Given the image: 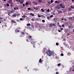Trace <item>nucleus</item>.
Returning a JSON list of instances; mask_svg holds the SVG:
<instances>
[{
	"instance_id": "f257e3e1",
	"label": "nucleus",
	"mask_w": 74,
	"mask_h": 74,
	"mask_svg": "<svg viewBox=\"0 0 74 74\" xmlns=\"http://www.w3.org/2000/svg\"><path fill=\"white\" fill-rule=\"evenodd\" d=\"M46 53L47 54L48 56H51V55H52V51H50V50H47L46 52Z\"/></svg>"
},
{
	"instance_id": "f03ea898",
	"label": "nucleus",
	"mask_w": 74,
	"mask_h": 74,
	"mask_svg": "<svg viewBox=\"0 0 74 74\" xmlns=\"http://www.w3.org/2000/svg\"><path fill=\"white\" fill-rule=\"evenodd\" d=\"M55 3H57V4H59L60 3H62V1L59 0L58 1H55Z\"/></svg>"
},
{
	"instance_id": "7ed1b4c3",
	"label": "nucleus",
	"mask_w": 74,
	"mask_h": 74,
	"mask_svg": "<svg viewBox=\"0 0 74 74\" xmlns=\"http://www.w3.org/2000/svg\"><path fill=\"white\" fill-rule=\"evenodd\" d=\"M21 33L22 35H23L24 36H25L26 34V36L28 35V33H26V32H21Z\"/></svg>"
},
{
	"instance_id": "20e7f679",
	"label": "nucleus",
	"mask_w": 74,
	"mask_h": 74,
	"mask_svg": "<svg viewBox=\"0 0 74 74\" xmlns=\"http://www.w3.org/2000/svg\"><path fill=\"white\" fill-rule=\"evenodd\" d=\"M33 9L35 10H38V7H34V6L33 7Z\"/></svg>"
},
{
	"instance_id": "39448f33",
	"label": "nucleus",
	"mask_w": 74,
	"mask_h": 74,
	"mask_svg": "<svg viewBox=\"0 0 74 74\" xmlns=\"http://www.w3.org/2000/svg\"><path fill=\"white\" fill-rule=\"evenodd\" d=\"M59 5L61 7V8H65V7H64V6L63 5V4H62V3L60 4Z\"/></svg>"
},
{
	"instance_id": "423d86ee",
	"label": "nucleus",
	"mask_w": 74,
	"mask_h": 74,
	"mask_svg": "<svg viewBox=\"0 0 74 74\" xmlns=\"http://www.w3.org/2000/svg\"><path fill=\"white\" fill-rule=\"evenodd\" d=\"M28 37L29 40H31V41H33V39L32 38V36H28Z\"/></svg>"
},
{
	"instance_id": "0eeeda50",
	"label": "nucleus",
	"mask_w": 74,
	"mask_h": 74,
	"mask_svg": "<svg viewBox=\"0 0 74 74\" xmlns=\"http://www.w3.org/2000/svg\"><path fill=\"white\" fill-rule=\"evenodd\" d=\"M29 15L31 16H34V14L32 13H29Z\"/></svg>"
},
{
	"instance_id": "6e6552de",
	"label": "nucleus",
	"mask_w": 74,
	"mask_h": 74,
	"mask_svg": "<svg viewBox=\"0 0 74 74\" xmlns=\"http://www.w3.org/2000/svg\"><path fill=\"white\" fill-rule=\"evenodd\" d=\"M33 40H31V42L32 44H35V42H33Z\"/></svg>"
},
{
	"instance_id": "1a4fd4ad",
	"label": "nucleus",
	"mask_w": 74,
	"mask_h": 74,
	"mask_svg": "<svg viewBox=\"0 0 74 74\" xmlns=\"http://www.w3.org/2000/svg\"><path fill=\"white\" fill-rule=\"evenodd\" d=\"M8 14L9 16H11L10 14H11V12H8Z\"/></svg>"
},
{
	"instance_id": "9d476101",
	"label": "nucleus",
	"mask_w": 74,
	"mask_h": 74,
	"mask_svg": "<svg viewBox=\"0 0 74 74\" xmlns=\"http://www.w3.org/2000/svg\"><path fill=\"white\" fill-rule=\"evenodd\" d=\"M14 10H11L10 11L11 13H14Z\"/></svg>"
},
{
	"instance_id": "9b49d317",
	"label": "nucleus",
	"mask_w": 74,
	"mask_h": 74,
	"mask_svg": "<svg viewBox=\"0 0 74 74\" xmlns=\"http://www.w3.org/2000/svg\"><path fill=\"white\" fill-rule=\"evenodd\" d=\"M38 3H42V0H38Z\"/></svg>"
},
{
	"instance_id": "f8f14e48",
	"label": "nucleus",
	"mask_w": 74,
	"mask_h": 74,
	"mask_svg": "<svg viewBox=\"0 0 74 74\" xmlns=\"http://www.w3.org/2000/svg\"><path fill=\"white\" fill-rule=\"evenodd\" d=\"M28 3H29V5H31V4H32V3L30 1H28Z\"/></svg>"
},
{
	"instance_id": "ddd939ff",
	"label": "nucleus",
	"mask_w": 74,
	"mask_h": 74,
	"mask_svg": "<svg viewBox=\"0 0 74 74\" xmlns=\"http://www.w3.org/2000/svg\"><path fill=\"white\" fill-rule=\"evenodd\" d=\"M69 20H71L72 21V19H73V17H69Z\"/></svg>"
},
{
	"instance_id": "4468645a",
	"label": "nucleus",
	"mask_w": 74,
	"mask_h": 74,
	"mask_svg": "<svg viewBox=\"0 0 74 74\" xmlns=\"http://www.w3.org/2000/svg\"><path fill=\"white\" fill-rule=\"evenodd\" d=\"M41 62H42V60H41V58H40L39 60V63H40Z\"/></svg>"
},
{
	"instance_id": "2eb2a0df",
	"label": "nucleus",
	"mask_w": 74,
	"mask_h": 74,
	"mask_svg": "<svg viewBox=\"0 0 74 74\" xmlns=\"http://www.w3.org/2000/svg\"><path fill=\"white\" fill-rule=\"evenodd\" d=\"M30 23H28L27 24V26H30Z\"/></svg>"
},
{
	"instance_id": "dca6fc26",
	"label": "nucleus",
	"mask_w": 74,
	"mask_h": 74,
	"mask_svg": "<svg viewBox=\"0 0 74 74\" xmlns=\"http://www.w3.org/2000/svg\"><path fill=\"white\" fill-rule=\"evenodd\" d=\"M12 16H13V17H16V14H13L12 15Z\"/></svg>"
},
{
	"instance_id": "f3484780",
	"label": "nucleus",
	"mask_w": 74,
	"mask_h": 74,
	"mask_svg": "<svg viewBox=\"0 0 74 74\" xmlns=\"http://www.w3.org/2000/svg\"><path fill=\"white\" fill-rule=\"evenodd\" d=\"M8 3L9 4H12V2H11V1H8Z\"/></svg>"
},
{
	"instance_id": "a211bd4d",
	"label": "nucleus",
	"mask_w": 74,
	"mask_h": 74,
	"mask_svg": "<svg viewBox=\"0 0 74 74\" xmlns=\"http://www.w3.org/2000/svg\"><path fill=\"white\" fill-rule=\"evenodd\" d=\"M49 26L50 27H52V26H53V25H52V23H51V24H49Z\"/></svg>"
},
{
	"instance_id": "6ab92c4d",
	"label": "nucleus",
	"mask_w": 74,
	"mask_h": 74,
	"mask_svg": "<svg viewBox=\"0 0 74 74\" xmlns=\"http://www.w3.org/2000/svg\"><path fill=\"white\" fill-rule=\"evenodd\" d=\"M28 4H29L27 3V2H26V7H27V6H28V5H28Z\"/></svg>"
},
{
	"instance_id": "aec40b11",
	"label": "nucleus",
	"mask_w": 74,
	"mask_h": 74,
	"mask_svg": "<svg viewBox=\"0 0 74 74\" xmlns=\"http://www.w3.org/2000/svg\"><path fill=\"white\" fill-rule=\"evenodd\" d=\"M5 6H7V7H9L10 6V5L8 3H7L6 5H5Z\"/></svg>"
},
{
	"instance_id": "412c9836",
	"label": "nucleus",
	"mask_w": 74,
	"mask_h": 74,
	"mask_svg": "<svg viewBox=\"0 0 74 74\" xmlns=\"http://www.w3.org/2000/svg\"><path fill=\"white\" fill-rule=\"evenodd\" d=\"M12 22L13 23H16V22H15V21H14V20H12Z\"/></svg>"
},
{
	"instance_id": "4be33fe9",
	"label": "nucleus",
	"mask_w": 74,
	"mask_h": 74,
	"mask_svg": "<svg viewBox=\"0 0 74 74\" xmlns=\"http://www.w3.org/2000/svg\"><path fill=\"white\" fill-rule=\"evenodd\" d=\"M53 1H53L51 0L50 1V3H51V4H52V3H53Z\"/></svg>"
},
{
	"instance_id": "5701e85b",
	"label": "nucleus",
	"mask_w": 74,
	"mask_h": 74,
	"mask_svg": "<svg viewBox=\"0 0 74 74\" xmlns=\"http://www.w3.org/2000/svg\"><path fill=\"white\" fill-rule=\"evenodd\" d=\"M41 11H42V12H44V9H41Z\"/></svg>"
},
{
	"instance_id": "b1692460",
	"label": "nucleus",
	"mask_w": 74,
	"mask_h": 74,
	"mask_svg": "<svg viewBox=\"0 0 74 74\" xmlns=\"http://www.w3.org/2000/svg\"><path fill=\"white\" fill-rule=\"evenodd\" d=\"M21 3V4H23V2L22 1H20V2Z\"/></svg>"
},
{
	"instance_id": "393cba45",
	"label": "nucleus",
	"mask_w": 74,
	"mask_h": 74,
	"mask_svg": "<svg viewBox=\"0 0 74 74\" xmlns=\"http://www.w3.org/2000/svg\"><path fill=\"white\" fill-rule=\"evenodd\" d=\"M27 10L28 11H30V10H31V8H28Z\"/></svg>"
},
{
	"instance_id": "a878e982",
	"label": "nucleus",
	"mask_w": 74,
	"mask_h": 74,
	"mask_svg": "<svg viewBox=\"0 0 74 74\" xmlns=\"http://www.w3.org/2000/svg\"><path fill=\"white\" fill-rule=\"evenodd\" d=\"M31 26H32V28H34V25H31Z\"/></svg>"
},
{
	"instance_id": "bb28decb",
	"label": "nucleus",
	"mask_w": 74,
	"mask_h": 74,
	"mask_svg": "<svg viewBox=\"0 0 74 74\" xmlns=\"http://www.w3.org/2000/svg\"><path fill=\"white\" fill-rule=\"evenodd\" d=\"M10 5L11 7H13V3L11 4Z\"/></svg>"
},
{
	"instance_id": "cd10ccee",
	"label": "nucleus",
	"mask_w": 74,
	"mask_h": 74,
	"mask_svg": "<svg viewBox=\"0 0 74 74\" xmlns=\"http://www.w3.org/2000/svg\"><path fill=\"white\" fill-rule=\"evenodd\" d=\"M38 17H41V15H39V14H38Z\"/></svg>"
},
{
	"instance_id": "c85d7f7f",
	"label": "nucleus",
	"mask_w": 74,
	"mask_h": 74,
	"mask_svg": "<svg viewBox=\"0 0 74 74\" xmlns=\"http://www.w3.org/2000/svg\"><path fill=\"white\" fill-rule=\"evenodd\" d=\"M71 8H72V9H74V6L73 7V6H71Z\"/></svg>"
},
{
	"instance_id": "c756f323",
	"label": "nucleus",
	"mask_w": 74,
	"mask_h": 74,
	"mask_svg": "<svg viewBox=\"0 0 74 74\" xmlns=\"http://www.w3.org/2000/svg\"><path fill=\"white\" fill-rule=\"evenodd\" d=\"M42 22H43V23H45V20H42Z\"/></svg>"
},
{
	"instance_id": "7c9ffc66",
	"label": "nucleus",
	"mask_w": 74,
	"mask_h": 74,
	"mask_svg": "<svg viewBox=\"0 0 74 74\" xmlns=\"http://www.w3.org/2000/svg\"><path fill=\"white\" fill-rule=\"evenodd\" d=\"M52 25H53V26H54V27L56 26V25H55V24H52Z\"/></svg>"
},
{
	"instance_id": "2f4dec72",
	"label": "nucleus",
	"mask_w": 74,
	"mask_h": 74,
	"mask_svg": "<svg viewBox=\"0 0 74 74\" xmlns=\"http://www.w3.org/2000/svg\"><path fill=\"white\" fill-rule=\"evenodd\" d=\"M69 27V29H71V26H68Z\"/></svg>"
},
{
	"instance_id": "473e14b6",
	"label": "nucleus",
	"mask_w": 74,
	"mask_h": 74,
	"mask_svg": "<svg viewBox=\"0 0 74 74\" xmlns=\"http://www.w3.org/2000/svg\"><path fill=\"white\" fill-rule=\"evenodd\" d=\"M60 65H61V64H60V63H59L58 64V66H60Z\"/></svg>"
},
{
	"instance_id": "72a5a7b5",
	"label": "nucleus",
	"mask_w": 74,
	"mask_h": 74,
	"mask_svg": "<svg viewBox=\"0 0 74 74\" xmlns=\"http://www.w3.org/2000/svg\"><path fill=\"white\" fill-rule=\"evenodd\" d=\"M59 4H58V5H57V7H58V8H59Z\"/></svg>"
},
{
	"instance_id": "f704fd0d",
	"label": "nucleus",
	"mask_w": 74,
	"mask_h": 74,
	"mask_svg": "<svg viewBox=\"0 0 74 74\" xmlns=\"http://www.w3.org/2000/svg\"><path fill=\"white\" fill-rule=\"evenodd\" d=\"M62 26L64 28V25L63 24L62 25Z\"/></svg>"
},
{
	"instance_id": "c9c22d12",
	"label": "nucleus",
	"mask_w": 74,
	"mask_h": 74,
	"mask_svg": "<svg viewBox=\"0 0 74 74\" xmlns=\"http://www.w3.org/2000/svg\"><path fill=\"white\" fill-rule=\"evenodd\" d=\"M31 20L32 21H34V20L33 18L31 19Z\"/></svg>"
},
{
	"instance_id": "e433bc0d",
	"label": "nucleus",
	"mask_w": 74,
	"mask_h": 74,
	"mask_svg": "<svg viewBox=\"0 0 74 74\" xmlns=\"http://www.w3.org/2000/svg\"><path fill=\"white\" fill-rule=\"evenodd\" d=\"M53 16V15H51L50 16V18H52Z\"/></svg>"
},
{
	"instance_id": "4c0bfd02",
	"label": "nucleus",
	"mask_w": 74,
	"mask_h": 74,
	"mask_svg": "<svg viewBox=\"0 0 74 74\" xmlns=\"http://www.w3.org/2000/svg\"><path fill=\"white\" fill-rule=\"evenodd\" d=\"M61 55L62 56H63L64 55V54H63V53H62L61 54Z\"/></svg>"
},
{
	"instance_id": "58836bf2",
	"label": "nucleus",
	"mask_w": 74,
	"mask_h": 74,
	"mask_svg": "<svg viewBox=\"0 0 74 74\" xmlns=\"http://www.w3.org/2000/svg\"><path fill=\"white\" fill-rule=\"evenodd\" d=\"M48 3L49 4V5H50V4H51V2H48Z\"/></svg>"
},
{
	"instance_id": "ea45409f",
	"label": "nucleus",
	"mask_w": 74,
	"mask_h": 74,
	"mask_svg": "<svg viewBox=\"0 0 74 74\" xmlns=\"http://www.w3.org/2000/svg\"><path fill=\"white\" fill-rule=\"evenodd\" d=\"M26 18H27V16H25V15H24V17L25 18H26Z\"/></svg>"
},
{
	"instance_id": "a19ab883",
	"label": "nucleus",
	"mask_w": 74,
	"mask_h": 74,
	"mask_svg": "<svg viewBox=\"0 0 74 74\" xmlns=\"http://www.w3.org/2000/svg\"><path fill=\"white\" fill-rule=\"evenodd\" d=\"M56 45H59V44L58 43L56 42Z\"/></svg>"
},
{
	"instance_id": "79ce46f5",
	"label": "nucleus",
	"mask_w": 74,
	"mask_h": 74,
	"mask_svg": "<svg viewBox=\"0 0 74 74\" xmlns=\"http://www.w3.org/2000/svg\"><path fill=\"white\" fill-rule=\"evenodd\" d=\"M47 12H49V9H48L47 10Z\"/></svg>"
},
{
	"instance_id": "37998d69",
	"label": "nucleus",
	"mask_w": 74,
	"mask_h": 74,
	"mask_svg": "<svg viewBox=\"0 0 74 74\" xmlns=\"http://www.w3.org/2000/svg\"><path fill=\"white\" fill-rule=\"evenodd\" d=\"M23 7H25V3H23Z\"/></svg>"
},
{
	"instance_id": "c03bdc74",
	"label": "nucleus",
	"mask_w": 74,
	"mask_h": 74,
	"mask_svg": "<svg viewBox=\"0 0 74 74\" xmlns=\"http://www.w3.org/2000/svg\"><path fill=\"white\" fill-rule=\"evenodd\" d=\"M19 15H20V14H19V13H18V14H17L16 15H17V16H19Z\"/></svg>"
},
{
	"instance_id": "a18cd8bd",
	"label": "nucleus",
	"mask_w": 74,
	"mask_h": 74,
	"mask_svg": "<svg viewBox=\"0 0 74 74\" xmlns=\"http://www.w3.org/2000/svg\"><path fill=\"white\" fill-rule=\"evenodd\" d=\"M61 30V31H62V30H63V28H61L60 29Z\"/></svg>"
},
{
	"instance_id": "49530a36",
	"label": "nucleus",
	"mask_w": 74,
	"mask_h": 74,
	"mask_svg": "<svg viewBox=\"0 0 74 74\" xmlns=\"http://www.w3.org/2000/svg\"><path fill=\"white\" fill-rule=\"evenodd\" d=\"M47 19H49V16H47Z\"/></svg>"
},
{
	"instance_id": "de8ad7c7",
	"label": "nucleus",
	"mask_w": 74,
	"mask_h": 74,
	"mask_svg": "<svg viewBox=\"0 0 74 74\" xmlns=\"http://www.w3.org/2000/svg\"><path fill=\"white\" fill-rule=\"evenodd\" d=\"M14 10H17V9H16V8H14Z\"/></svg>"
},
{
	"instance_id": "09e8293b",
	"label": "nucleus",
	"mask_w": 74,
	"mask_h": 74,
	"mask_svg": "<svg viewBox=\"0 0 74 74\" xmlns=\"http://www.w3.org/2000/svg\"><path fill=\"white\" fill-rule=\"evenodd\" d=\"M16 10H18L19 9V8H18V7H16Z\"/></svg>"
},
{
	"instance_id": "8fccbe9b",
	"label": "nucleus",
	"mask_w": 74,
	"mask_h": 74,
	"mask_svg": "<svg viewBox=\"0 0 74 74\" xmlns=\"http://www.w3.org/2000/svg\"><path fill=\"white\" fill-rule=\"evenodd\" d=\"M27 42H29V39H27Z\"/></svg>"
},
{
	"instance_id": "3c124183",
	"label": "nucleus",
	"mask_w": 74,
	"mask_h": 74,
	"mask_svg": "<svg viewBox=\"0 0 74 74\" xmlns=\"http://www.w3.org/2000/svg\"><path fill=\"white\" fill-rule=\"evenodd\" d=\"M56 74H59V72H56Z\"/></svg>"
},
{
	"instance_id": "603ef678",
	"label": "nucleus",
	"mask_w": 74,
	"mask_h": 74,
	"mask_svg": "<svg viewBox=\"0 0 74 74\" xmlns=\"http://www.w3.org/2000/svg\"><path fill=\"white\" fill-rule=\"evenodd\" d=\"M20 21H22V18H21L20 19Z\"/></svg>"
},
{
	"instance_id": "864d4df0",
	"label": "nucleus",
	"mask_w": 74,
	"mask_h": 74,
	"mask_svg": "<svg viewBox=\"0 0 74 74\" xmlns=\"http://www.w3.org/2000/svg\"><path fill=\"white\" fill-rule=\"evenodd\" d=\"M16 31H17V32H20V31L19 30H16Z\"/></svg>"
},
{
	"instance_id": "5fc2aeb1",
	"label": "nucleus",
	"mask_w": 74,
	"mask_h": 74,
	"mask_svg": "<svg viewBox=\"0 0 74 74\" xmlns=\"http://www.w3.org/2000/svg\"><path fill=\"white\" fill-rule=\"evenodd\" d=\"M58 32H61V30H58Z\"/></svg>"
},
{
	"instance_id": "6e6d98bb",
	"label": "nucleus",
	"mask_w": 74,
	"mask_h": 74,
	"mask_svg": "<svg viewBox=\"0 0 74 74\" xmlns=\"http://www.w3.org/2000/svg\"><path fill=\"white\" fill-rule=\"evenodd\" d=\"M73 28H74V27H73V26H71V29H73Z\"/></svg>"
},
{
	"instance_id": "4d7b16f0",
	"label": "nucleus",
	"mask_w": 74,
	"mask_h": 74,
	"mask_svg": "<svg viewBox=\"0 0 74 74\" xmlns=\"http://www.w3.org/2000/svg\"><path fill=\"white\" fill-rule=\"evenodd\" d=\"M4 26H5V27H7V25L6 24H5L4 25Z\"/></svg>"
},
{
	"instance_id": "13d9d810",
	"label": "nucleus",
	"mask_w": 74,
	"mask_h": 74,
	"mask_svg": "<svg viewBox=\"0 0 74 74\" xmlns=\"http://www.w3.org/2000/svg\"><path fill=\"white\" fill-rule=\"evenodd\" d=\"M3 21H6V19H4V20H3Z\"/></svg>"
},
{
	"instance_id": "bf43d9fd",
	"label": "nucleus",
	"mask_w": 74,
	"mask_h": 74,
	"mask_svg": "<svg viewBox=\"0 0 74 74\" xmlns=\"http://www.w3.org/2000/svg\"><path fill=\"white\" fill-rule=\"evenodd\" d=\"M0 19H3V18H2L1 17H0Z\"/></svg>"
},
{
	"instance_id": "052dcab7",
	"label": "nucleus",
	"mask_w": 74,
	"mask_h": 74,
	"mask_svg": "<svg viewBox=\"0 0 74 74\" xmlns=\"http://www.w3.org/2000/svg\"><path fill=\"white\" fill-rule=\"evenodd\" d=\"M63 41H64L66 40V39H65V38L63 39Z\"/></svg>"
},
{
	"instance_id": "680f3d73",
	"label": "nucleus",
	"mask_w": 74,
	"mask_h": 74,
	"mask_svg": "<svg viewBox=\"0 0 74 74\" xmlns=\"http://www.w3.org/2000/svg\"><path fill=\"white\" fill-rule=\"evenodd\" d=\"M64 20L65 21H67V20H66V18L64 19Z\"/></svg>"
},
{
	"instance_id": "e2e57ef3",
	"label": "nucleus",
	"mask_w": 74,
	"mask_h": 74,
	"mask_svg": "<svg viewBox=\"0 0 74 74\" xmlns=\"http://www.w3.org/2000/svg\"><path fill=\"white\" fill-rule=\"evenodd\" d=\"M31 11H33V9H31Z\"/></svg>"
},
{
	"instance_id": "0e129e2a",
	"label": "nucleus",
	"mask_w": 74,
	"mask_h": 74,
	"mask_svg": "<svg viewBox=\"0 0 74 74\" xmlns=\"http://www.w3.org/2000/svg\"><path fill=\"white\" fill-rule=\"evenodd\" d=\"M59 27H62V26L61 25H59Z\"/></svg>"
},
{
	"instance_id": "69168bd1",
	"label": "nucleus",
	"mask_w": 74,
	"mask_h": 74,
	"mask_svg": "<svg viewBox=\"0 0 74 74\" xmlns=\"http://www.w3.org/2000/svg\"><path fill=\"white\" fill-rule=\"evenodd\" d=\"M73 67H74V66H73ZM72 71H74V68L73 69V70H72Z\"/></svg>"
},
{
	"instance_id": "338daca9",
	"label": "nucleus",
	"mask_w": 74,
	"mask_h": 74,
	"mask_svg": "<svg viewBox=\"0 0 74 74\" xmlns=\"http://www.w3.org/2000/svg\"><path fill=\"white\" fill-rule=\"evenodd\" d=\"M72 2H74V0H72Z\"/></svg>"
},
{
	"instance_id": "774afa93",
	"label": "nucleus",
	"mask_w": 74,
	"mask_h": 74,
	"mask_svg": "<svg viewBox=\"0 0 74 74\" xmlns=\"http://www.w3.org/2000/svg\"><path fill=\"white\" fill-rule=\"evenodd\" d=\"M52 14L53 15H55V13H53Z\"/></svg>"
}]
</instances>
